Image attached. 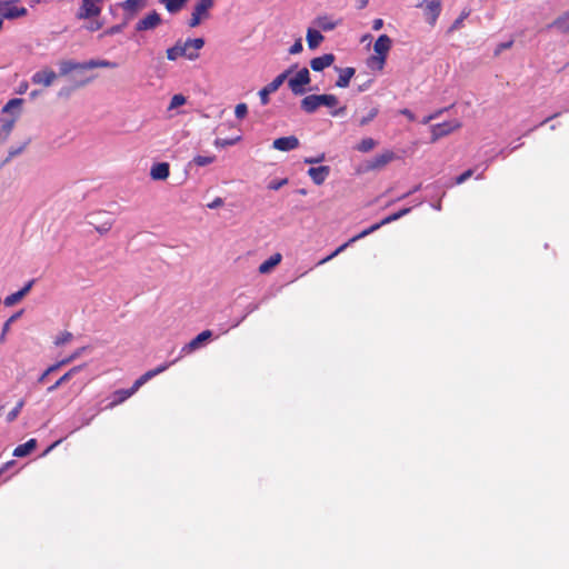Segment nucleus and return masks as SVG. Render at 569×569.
I'll list each match as a JSON object with an SVG mask.
<instances>
[{
	"mask_svg": "<svg viewBox=\"0 0 569 569\" xmlns=\"http://www.w3.org/2000/svg\"><path fill=\"white\" fill-rule=\"evenodd\" d=\"M330 172V166L326 164H319L317 167L312 166L307 170V174L316 186H321L327 180Z\"/></svg>",
	"mask_w": 569,
	"mask_h": 569,
	"instance_id": "13",
	"label": "nucleus"
},
{
	"mask_svg": "<svg viewBox=\"0 0 569 569\" xmlns=\"http://www.w3.org/2000/svg\"><path fill=\"white\" fill-rule=\"evenodd\" d=\"M24 403H26V402H24V399H20V400L17 402V405L13 407V409H11V410L8 412V415H7V417H6V420H7V422H8V423L13 422V421L18 418V416H19V413L21 412V410H22V408H23Z\"/></svg>",
	"mask_w": 569,
	"mask_h": 569,
	"instance_id": "44",
	"label": "nucleus"
},
{
	"mask_svg": "<svg viewBox=\"0 0 569 569\" xmlns=\"http://www.w3.org/2000/svg\"><path fill=\"white\" fill-rule=\"evenodd\" d=\"M319 102L320 107H327L332 110L339 104V99L332 93H321L319 94Z\"/></svg>",
	"mask_w": 569,
	"mask_h": 569,
	"instance_id": "39",
	"label": "nucleus"
},
{
	"mask_svg": "<svg viewBox=\"0 0 569 569\" xmlns=\"http://www.w3.org/2000/svg\"><path fill=\"white\" fill-rule=\"evenodd\" d=\"M73 338V335L69 331H62L59 336L56 337L54 345L56 346H62L67 342L71 341Z\"/></svg>",
	"mask_w": 569,
	"mask_h": 569,
	"instance_id": "52",
	"label": "nucleus"
},
{
	"mask_svg": "<svg viewBox=\"0 0 569 569\" xmlns=\"http://www.w3.org/2000/svg\"><path fill=\"white\" fill-rule=\"evenodd\" d=\"M19 0H0V17L2 21L16 20L28 14V10L24 7L18 6Z\"/></svg>",
	"mask_w": 569,
	"mask_h": 569,
	"instance_id": "5",
	"label": "nucleus"
},
{
	"mask_svg": "<svg viewBox=\"0 0 569 569\" xmlns=\"http://www.w3.org/2000/svg\"><path fill=\"white\" fill-rule=\"evenodd\" d=\"M303 50L302 39H297L289 48L288 52L290 54H299Z\"/></svg>",
	"mask_w": 569,
	"mask_h": 569,
	"instance_id": "57",
	"label": "nucleus"
},
{
	"mask_svg": "<svg viewBox=\"0 0 569 569\" xmlns=\"http://www.w3.org/2000/svg\"><path fill=\"white\" fill-rule=\"evenodd\" d=\"M299 139L293 134L279 137L272 141V148L283 152L292 151L299 148Z\"/></svg>",
	"mask_w": 569,
	"mask_h": 569,
	"instance_id": "11",
	"label": "nucleus"
},
{
	"mask_svg": "<svg viewBox=\"0 0 569 569\" xmlns=\"http://www.w3.org/2000/svg\"><path fill=\"white\" fill-rule=\"evenodd\" d=\"M160 3L164 4L167 11L170 13V14H176L177 13V8H178V0H158Z\"/></svg>",
	"mask_w": 569,
	"mask_h": 569,
	"instance_id": "56",
	"label": "nucleus"
},
{
	"mask_svg": "<svg viewBox=\"0 0 569 569\" xmlns=\"http://www.w3.org/2000/svg\"><path fill=\"white\" fill-rule=\"evenodd\" d=\"M387 58H388V56H383V54H379V53L372 54L367 59V66L371 70H382L387 62Z\"/></svg>",
	"mask_w": 569,
	"mask_h": 569,
	"instance_id": "36",
	"label": "nucleus"
},
{
	"mask_svg": "<svg viewBox=\"0 0 569 569\" xmlns=\"http://www.w3.org/2000/svg\"><path fill=\"white\" fill-rule=\"evenodd\" d=\"M94 78H96V76H88V77H81L79 79H71L73 81V84L62 87L58 92V97L59 98H69L76 89L87 86Z\"/></svg>",
	"mask_w": 569,
	"mask_h": 569,
	"instance_id": "18",
	"label": "nucleus"
},
{
	"mask_svg": "<svg viewBox=\"0 0 569 569\" xmlns=\"http://www.w3.org/2000/svg\"><path fill=\"white\" fill-rule=\"evenodd\" d=\"M325 160H326V153L321 152L315 157H306L303 159V163L311 164V167H312L313 164H319V163L323 162Z\"/></svg>",
	"mask_w": 569,
	"mask_h": 569,
	"instance_id": "54",
	"label": "nucleus"
},
{
	"mask_svg": "<svg viewBox=\"0 0 569 569\" xmlns=\"http://www.w3.org/2000/svg\"><path fill=\"white\" fill-rule=\"evenodd\" d=\"M24 313V309H20L12 313L2 325L1 333H0V345L4 343L7 340V333L11 329V325L16 322L18 319L22 317Z\"/></svg>",
	"mask_w": 569,
	"mask_h": 569,
	"instance_id": "33",
	"label": "nucleus"
},
{
	"mask_svg": "<svg viewBox=\"0 0 569 569\" xmlns=\"http://www.w3.org/2000/svg\"><path fill=\"white\" fill-rule=\"evenodd\" d=\"M391 223V212L387 213L380 221L372 223L371 226L367 227L359 233L351 237V241L355 243L356 241L373 233L378 229H380L382 226Z\"/></svg>",
	"mask_w": 569,
	"mask_h": 569,
	"instance_id": "19",
	"label": "nucleus"
},
{
	"mask_svg": "<svg viewBox=\"0 0 569 569\" xmlns=\"http://www.w3.org/2000/svg\"><path fill=\"white\" fill-rule=\"evenodd\" d=\"M473 174V170L472 169H468L466 170L465 172H462L460 176H458L456 178V183L457 184H461L463 183L465 181H467L470 177H472Z\"/></svg>",
	"mask_w": 569,
	"mask_h": 569,
	"instance_id": "58",
	"label": "nucleus"
},
{
	"mask_svg": "<svg viewBox=\"0 0 569 569\" xmlns=\"http://www.w3.org/2000/svg\"><path fill=\"white\" fill-rule=\"evenodd\" d=\"M283 78L278 74L271 82L262 87L258 92L260 103L262 106H267L270 101V94L276 92L283 84Z\"/></svg>",
	"mask_w": 569,
	"mask_h": 569,
	"instance_id": "12",
	"label": "nucleus"
},
{
	"mask_svg": "<svg viewBox=\"0 0 569 569\" xmlns=\"http://www.w3.org/2000/svg\"><path fill=\"white\" fill-rule=\"evenodd\" d=\"M176 361H177V359L173 360V361L163 362V363L159 365L158 367H156L154 369L146 371L143 375L140 376V378L142 379L143 383H147L153 377H156V376L162 373L163 371H166Z\"/></svg>",
	"mask_w": 569,
	"mask_h": 569,
	"instance_id": "35",
	"label": "nucleus"
},
{
	"mask_svg": "<svg viewBox=\"0 0 569 569\" xmlns=\"http://www.w3.org/2000/svg\"><path fill=\"white\" fill-rule=\"evenodd\" d=\"M90 347L89 346H83V347H80L78 349H76L71 355H69L68 357L61 359V360H58L56 361L54 363L50 365L37 379V382L38 383H43L47 378L57 372L58 370H60L62 367L71 363L72 361H74L76 359H78L79 357H81Z\"/></svg>",
	"mask_w": 569,
	"mask_h": 569,
	"instance_id": "3",
	"label": "nucleus"
},
{
	"mask_svg": "<svg viewBox=\"0 0 569 569\" xmlns=\"http://www.w3.org/2000/svg\"><path fill=\"white\" fill-rule=\"evenodd\" d=\"M347 112V107L346 106H342V107H339V108H333L332 110H330V114L332 117H342L345 116Z\"/></svg>",
	"mask_w": 569,
	"mask_h": 569,
	"instance_id": "61",
	"label": "nucleus"
},
{
	"mask_svg": "<svg viewBox=\"0 0 569 569\" xmlns=\"http://www.w3.org/2000/svg\"><path fill=\"white\" fill-rule=\"evenodd\" d=\"M378 114V109L376 108H372L367 116L362 117L360 120H359V126L360 127H365L367 126L369 122H371Z\"/></svg>",
	"mask_w": 569,
	"mask_h": 569,
	"instance_id": "55",
	"label": "nucleus"
},
{
	"mask_svg": "<svg viewBox=\"0 0 569 569\" xmlns=\"http://www.w3.org/2000/svg\"><path fill=\"white\" fill-rule=\"evenodd\" d=\"M224 204V200L220 197H216L211 202L207 204L209 209H218Z\"/></svg>",
	"mask_w": 569,
	"mask_h": 569,
	"instance_id": "60",
	"label": "nucleus"
},
{
	"mask_svg": "<svg viewBox=\"0 0 569 569\" xmlns=\"http://www.w3.org/2000/svg\"><path fill=\"white\" fill-rule=\"evenodd\" d=\"M30 142H31V139L28 138L21 146H19V147H10L9 151H8L9 159H13L14 157H17L20 153H22Z\"/></svg>",
	"mask_w": 569,
	"mask_h": 569,
	"instance_id": "48",
	"label": "nucleus"
},
{
	"mask_svg": "<svg viewBox=\"0 0 569 569\" xmlns=\"http://www.w3.org/2000/svg\"><path fill=\"white\" fill-rule=\"evenodd\" d=\"M300 108L308 114H313L320 108L319 94H308L300 101Z\"/></svg>",
	"mask_w": 569,
	"mask_h": 569,
	"instance_id": "27",
	"label": "nucleus"
},
{
	"mask_svg": "<svg viewBox=\"0 0 569 569\" xmlns=\"http://www.w3.org/2000/svg\"><path fill=\"white\" fill-rule=\"evenodd\" d=\"M462 127V123L458 119H453L450 121H445L442 123L432 124L430 127V142H436L439 139L451 134L452 132L459 130Z\"/></svg>",
	"mask_w": 569,
	"mask_h": 569,
	"instance_id": "6",
	"label": "nucleus"
},
{
	"mask_svg": "<svg viewBox=\"0 0 569 569\" xmlns=\"http://www.w3.org/2000/svg\"><path fill=\"white\" fill-rule=\"evenodd\" d=\"M267 300V297L262 298L259 302H251L244 307V312H242V316L233 319L230 323V328H237L244 319L256 310L260 308V305Z\"/></svg>",
	"mask_w": 569,
	"mask_h": 569,
	"instance_id": "34",
	"label": "nucleus"
},
{
	"mask_svg": "<svg viewBox=\"0 0 569 569\" xmlns=\"http://www.w3.org/2000/svg\"><path fill=\"white\" fill-rule=\"evenodd\" d=\"M187 103V97L182 93H176L171 97L168 110L180 108Z\"/></svg>",
	"mask_w": 569,
	"mask_h": 569,
	"instance_id": "46",
	"label": "nucleus"
},
{
	"mask_svg": "<svg viewBox=\"0 0 569 569\" xmlns=\"http://www.w3.org/2000/svg\"><path fill=\"white\" fill-rule=\"evenodd\" d=\"M106 0H81L76 12V19L90 20L98 18L102 12V4Z\"/></svg>",
	"mask_w": 569,
	"mask_h": 569,
	"instance_id": "4",
	"label": "nucleus"
},
{
	"mask_svg": "<svg viewBox=\"0 0 569 569\" xmlns=\"http://www.w3.org/2000/svg\"><path fill=\"white\" fill-rule=\"evenodd\" d=\"M281 253L276 252L259 264L258 271L261 274L270 273L281 262Z\"/></svg>",
	"mask_w": 569,
	"mask_h": 569,
	"instance_id": "29",
	"label": "nucleus"
},
{
	"mask_svg": "<svg viewBox=\"0 0 569 569\" xmlns=\"http://www.w3.org/2000/svg\"><path fill=\"white\" fill-rule=\"evenodd\" d=\"M353 242L351 241V239H348L346 242H343L342 244L338 246L333 252L336 256L340 254L341 252H343L348 247H350Z\"/></svg>",
	"mask_w": 569,
	"mask_h": 569,
	"instance_id": "62",
	"label": "nucleus"
},
{
	"mask_svg": "<svg viewBox=\"0 0 569 569\" xmlns=\"http://www.w3.org/2000/svg\"><path fill=\"white\" fill-rule=\"evenodd\" d=\"M377 146V141L372 138H363L356 147L360 152H369Z\"/></svg>",
	"mask_w": 569,
	"mask_h": 569,
	"instance_id": "43",
	"label": "nucleus"
},
{
	"mask_svg": "<svg viewBox=\"0 0 569 569\" xmlns=\"http://www.w3.org/2000/svg\"><path fill=\"white\" fill-rule=\"evenodd\" d=\"M214 6V0H196V3L192 7L191 17L188 20V26L190 28L199 27L203 20H207L210 17V10Z\"/></svg>",
	"mask_w": 569,
	"mask_h": 569,
	"instance_id": "2",
	"label": "nucleus"
},
{
	"mask_svg": "<svg viewBox=\"0 0 569 569\" xmlns=\"http://www.w3.org/2000/svg\"><path fill=\"white\" fill-rule=\"evenodd\" d=\"M242 140V136H236L232 138H217L213 142L216 147L226 148V147H232L239 143Z\"/></svg>",
	"mask_w": 569,
	"mask_h": 569,
	"instance_id": "42",
	"label": "nucleus"
},
{
	"mask_svg": "<svg viewBox=\"0 0 569 569\" xmlns=\"http://www.w3.org/2000/svg\"><path fill=\"white\" fill-rule=\"evenodd\" d=\"M336 61V56L333 53H323L322 56L315 57L310 60V68L315 72H321L325 69L331 67Z\"/></svg>",
	"mask_w": 569,
	"mask_h": 569,
	"instance_id": "15",
	"label": "nucleus"
},
{
	"mask_svg": "<svg viewBox=\"0 0 569 569\" xmlns=\"http://www.w3.org/2000/svg\"><path fill=\"white\" fill-rule=\"evenodd\" d=\"M18 120V116L14 114V117L11 118H0L1 122V130L0 132L3 133L2 140L6 141L8 137L10 136L12 129L14 128V123Z\"/></svg>",
	"mask_w": 569,
	"mask_h": 569,
	"instance_id": "37",
	"label": "nucleus"
},
{
	"mask_svg": "<svg viewBox=\"0 0 569 569\" xmlns=\"http://www.w3.org/2000/svg\"><path fill=\"white\" fill-rule=\"evenodd\" d=\"M37 279H30L27 281L18 291L10 293L3 300V303L6 307H12L17 303H19L33 288L36 284Z\"/></svg>",
	"mask_w": 569,
	"mask_h": 569,
	"instance_id": "10",
	"label": "nucleus"
},
{
	"mask_svg": "<svg viewBox=\"0 0 569 569\" xmlns=\"http://www.w3.org/2000/svg\"><path fill=\"white\" fill-rule=\"evenodd\" d=\"M133 393L131 388L118 389L113 392V400L111 406L119 405L130 398Z\"/></svg>",
	"mask_w": 569,
	"mask_h": 569,
	"instance_id": "40",
	"label": "nucleus"
},
{
	"mask_svg": "<svg viewBox=\"0 0 569 569\" xmlns=\"http://www.w3.org/2000/svg\"><path fill=\"white\" fill-rule=\"evenodd\" d=\"M167 59L170 61H176L178 58L183 57L190 61H193L199 58V53L196 51H189L186 42H182L179 39L172 47L166 50Z\"/></svg>",
	"mask_w": 569,
	"mask_h": 569,
	"instance_id": "8",
	"label": "nucleus"
},
{
	"mask_svg": "<svg viewBox=\"0 0 569 569\" xmlns=\"http://www.w3.org/2000/svg\"><path fill=\"white\" fill-rule=\"evenodd\" d=\"M214 338V332L210 329L202 330L196 337H193L188 343H186L181 352L190 353L193 352L207 343H209Z\"/></svg>",
	"mask_w": 569,
	"mask_h": 569,
	"instance_id": "9",
	"label": "nucleus"
},
{
	"mask_svg": "<svg viewBox=\"0 0 569 569\" xmlns=\"http://www.w3.org/2000/svg\"><path fill=\"white\" fill-rule=\"evenodd\" d=\"M441 12V2L439 0H431L427 2L425 8L426 20L430 26H433Z\"/></svg>",
	"mask_w": 569,
	"mask_h": 569,
	"instance_id": "26",
	"label": "nucleus"
},
{
	"mask_svg": "<svg viewBox=\"0 0 569 569\" xmlns=\"http://www.w3.org/2000/svg\"><path fill=\"white\" fill-rule=\"evenodd\" d=\"M123 10V18L120 22L121 24H124V28L128 26V23L138 14V12L127 8V7H120Z\"/></svg>",
	"mask_w": 569,
	"mask_h": 569,
	"instance_id": "53",
	"label": "nucleus"
},
{
	"mask_svg": "<svg viewBox=\"0 0 569 569\" xmlns=\"http://www.w3.org/2000/svg\"><path fill=\"white\" fill-rule=\"evenodd\" d=\"M389 162H391V150H386L383 153L377 154L372 159L367 160L363 163V170H376L378 168L383 167L385 164H388Z\"/></svg>",
	"mask_w": 569,
	"mask_h": 569,
	"instance_id": "17",
	"label": "nucleus"
},
{
	"mask_svg": "<svg viewBox=\"0 0 569 569\" xmlns=\"http://www.w3.org/2000/svg\"><path fill=\"white\" fill-rule=\"evenodd\" d=\"M163 20L157 10H151L134 24L136 32L151 31L162 24Z\"/></svg>",
	"mask_w": 569,
	"mask_h": 569,
	"instance_id": "7",
	"label": "nucleus"
},
{
	"mask_svg": "<svg viewBox=\"0 0 569 569\" xmlns=\"http://www.w3.org/2000/svg\"><path fill=\"white\" fill-rule=\"evenodd\" d=\"M390 49H391V38L386 33L380 34L373 44L375 52L379 53V54L388 56Z\"/></svg>",
	"mask_w": 569,
	"mask_h": 569,
	"instance_id": "31",
	"label": "nucleus"
},
{
	"mask_svg": "<svg viewBox=\"0 0 569 569\" xmlns=\"http://www.w3.org/2000/svg\"><path fill=\"white\" fill-rule=\"evenodd\" d=\"M62 442V439H58L53 441L51 445L47 447V449L40 455V457H46L49 452H51L56 447H58Z\"/></svg>",
	"mask_w": 569,
	"mask_h": 569,
	"instance_id": "63",
	"label": "nucleus"
},
{
	"mask_svg": "<svg viewBox=\"0 0 569 569\" xmlns=\"http://www.w3.org/2000/svg\"><path fill=\"white\" fill-rule=\"evenodd\" d=\"M124 29V24H121V23H118V24H113L109 28H107L100 36L99 38H103L106 36H114V34H118L120 32H122Z\"/></svg>",
	"mask_w": 569,
	"mask_h": 569,
	"instance_id": "50",
	"label": "nucleus"
},
{
	"mask_svg": "<svg viewBox=\"0 0 569 569\" xmlns=\"http://www.w3.org/2000/svg\"><path fill=\"white\" fill-rule=\"evenodd\" d=\"M288 88L293 96L300 97L309 91H319V87H311V74L308 68L303 67L293 76L287 79Z\"/></svg>",
	"mask_w": 569,
	"mask_h": 569,
	"instance_id": "1",
	"label": "nucleus"
},
{
	"mask_svg": "<svg viewBox=\"0 0 569 569\" xmlns=\"http://www.w3.org/2000/svg\"><path fill=\"white\" fill-rule=\"evenodd\" d=\"M59 76H68L74 72L71 76V79H79V62L74 60H61L59 63Z\"/></svg>",
	"mask_w": 569,
	"mask_h": 569,
	"instance_id": "25",
	"label": "nucleus"
},
{
	"mask_svg": "<svg viewBox=\"0 0 569 569\" xmlns=\"http://www.w3.org/2000/svg\"><path fill=\"white\" fill-rule=\"evenodd\" d=\"M512 44H513L512 40L499 43L497 47V50H496V54H499V52H501L502 50L510 49L512 47Z\"/></svg>",
	"mask_w": 569,
	"mask_h": 569,
	"instance_id": "64",
	"label": "nucleus"
},
{
	"mask_svg": "<svg viewBox=\"0 0 569 569\" xmlns=\"http://www.w3.org/2000/svg\"><path fill=\"white\" fill-rule=\"evenodd\" d=\"M248 114V106L244 102H240L234 108V117L239 120H242Z\"/></svg>",
	"mask_w": 569,
	"mask_h": 569,
	"instance_id": "51",
	"label": "nucleus"
},
{
	"mask_svg": "<svg viewBox=\"0 0 569 569\" xmlns=\"http://www.w3.org/2000/svg\"><path fill=\"white\" fill-rule=\"evenodd\" d=\"M148 4V0H124L119 2L120 7H127L139 13L140 10L146 8Z\"/></svg>",
	"mask_w": 569,
	"mask_h": 569,
	"instance_id": "41",
	"label": "nucleus"
},
{
	"mask_svg": "<svg viewBox=\"0 0 569 569\" xmlns=\"http://www.w3.org/2000/svg\"><path fill=\"white\" fill-rule=\"evenodd\" d=\"M23 102L24 99L22 98L9 99L1 108V114H11V117H14V114H17L19 118L22 111Z\"/></svg>",
	"mask_w": 569,
	"mask_h": 569,
	"instance_id": "24",
	"label": "nucleus"
},
{
	"mask_svg": "<svg viewBox=\"0 0 569 569\" xmlns=\"http://www.w3.org/2000/svg\"><path fill=\"white\" fill-rule=\"evenodd\" d=\"M170 174V164L166 161L154 162L149 176L153 181H164Z\"/></svg>",
	"mask_w": 569,
	"mask_h": 569,
	"instance_id": "16",
	"label": "nucleus"
},
{
	"mask_svg": "<svg viewBox=\"0 0 569 569\" xmlns=\"http://www.w3.org/2000/svg\"><path fill=\"white\" fill-rule=\"evenodd\" d=\"M117 67H118V63L113 62V61H110V60H106V59H90L88 61L79 62V73H80V78H81V77H84L82 73L86 70H91V69H96V68H110V69H113V68H117Z\"/></svg>",
	"mask_w": 569,
	"mask_h": 569,
	"instance_id": "14",
	"label": "nucleus"
},
{
	"mask_svg": "<svg viewBox=\"0 0 569 569\" xmlns=\"http://www.w3.org/2000/svg\"><path fill=\"white\" fill-rule=\"evenodd\" d=\"M56 78H57V73L53 70H51L49 68H43L33 73V76L31 77V81L33 83L43 84L44 87H49L52 84V82L54 81Z\"/></svg>",
	"mask_w": 569,
	"mask_h": 569,
	"instance_id": "20",
	"label": "nucleus"
},
{
	"mask_svg": "<svg viewBox=\"0 0 569 569\" xmlns=\"http://www.w3.org/2000/svg\"><path fill=\"white\" fill-rule=\"evenodd\" d=\"M297 68H298V63H293V64L289 66L284 71L279 73V76L282 77L283 80L286 81L288 78L291 77V74L297 70Z\"/></svg>",
	"mask_w": 569,
	"mask_h": 569,
	"instance_id": "59",
	"label": "nucleus"
},
{
	"mask_svg": "<svg viewBox=\"0 0 569 569\" xmlns=\"http://www.w3.org/2000/svg\"><path fill=\"white\" fill-rule=\"evenodd\" d=\"M306 40L310 50H316L325 40V36L319 29L309 27L306 33Z\"/></svg>",
	"mask_w": 569,
	"mask_h": 569,
	"instance_id": "28",
	"label": "nucleus"
},
{
	"mask_svg": "<svg viewBox=\"0 0 569 569\" xmlns=\"http://www.w3.org/2000/svg\"><path fill=\"white\" fill-rule=\"evenodd\" d=\"M38 447V440L36 438H31L23 443L18 445L13 450V457L16 458H26L30 456Z\"/></svg>",
	"mask_w": 569,
	"mask_h": 569,
	"instance_id": "23",
	"label": "nucleus"
},
{
	"mask_svg": "<svg viewBox=\"0 0 569 569\" xmlns=\"http://www.w3.org/2000/svg\"><path fill=\"white\" fill-rule=\"evenodd\" d=\"M549 27L556 28L563 33L569 32V11L555 19Z\"/></svg>",
	"mask_w": 569,
	"mask_h": 569,
	"instance_id": "38",
	"label": "nucleus"
},
{
	"mask_svg": "<svg viewBox=\"0 0 569 569\" xmlns=\"http://www.w3.org/2000/svg\"><path fill=\"white\" fill-rule=\"evenodd\" d=\"M104 24L103 20H99L97 18L90 19L87 24L83 26V28L90 32H96L100 30Z\"/></svg>",
	"mask_w": 569,
	"mask_h": 569,
	"instance_id": "49",
	"label": "nucleus"
},
{
	"mask_svg": "<svg viewBox=\"0 0 569 569\" xmlns=\"http://www.w3.org/2000/svg\"><path fill=\"white\" fill-rule=\"evenodd\" d=\"M289 182V179L288 178H276V179H272L267 188L269 190H273V191H278L280 190L283 186L288 184Z\"/></svg>",
	"mask_w": 569,
	"mask_h": 569,
	"instance_id": "47",
	"label": "nucleus"
},
{
	"mask_svg": "<svg viewBox=\"0 0 569 569\" xmlns=\"http://www.w3.org/2000/svg\"><path fill=\"white\" fill-rule=\"evenodd\" d=\"M86 367V363L74 366L71 369H69L66 373H63L53 385L48 387L47 392H53L62 385L70 381L77 373H79L83 368Z\"/></svg>",
	"mask_w": 569,
	"mask_h": 569,
	"instance_id": "22",
	"label": "nucleus"
},
{
	"mask_svg": "<svg viewBox=\"0 0 569 569\" xmlns=\"http://www.w3.org/2000/svg\"><path fill=\"white\" fill-rule=\"evenodd\" d=\"M187 48H192V51L198 52L200 49H202L206 44V40L203 37L198 38H188L186 41Z\"/></svg>",
	"mask_w": 569,
	"mask_h": 569,
	"instance_id": "45",
	"label": "nucleus"
},
{
	"mask_svg": "<svg viewBox=\"0 0 569 569\" xmlns=\"http://www.w3.org/2000/svg\"><path fill=\"white\" fill-rule=\"evenodd\" d=\"M216 161V156H201L197 154L191 161H189L184 168L186 174L194 167H204Z\"/></svg>",
	"mask_w": 569,
	"mask_h": 569,
	"instance_id": "32",
	"label": "nucleus"
},
{
	"mask_svg": "<svg viewBox=\"0 0 569 569\" xmlns=\"http://www.w3.org/2000/svg\"><path fill=\"white\" fill-rule=\"evenodd\" d=\"M341 22V19L337 20V21H331L329 16L327 14H322V16H318L315 20H313V24L317 26L319 28L320 31H325V32H329V31H332L333 29L337 28V26Z\"/></svg>",
	"mask_w": 569,
	"mask_h": 569,
	"instance_id": "30",
	"label": "nucleus"
},
{
	"mask_svg": "<svg viewBox=\"0 0 569 569\" xmlns=\"http://www.w3.org/2000/svg\"><path fill=\"white\" fill-rule=\"evenodd\" d=\"M335 71L339 73V77L336 81V87L338 88H348L351 79L356 74V69L352 67L340 68L335 66Z\"/></svg>",
	"mask_w": 569,
	"mask_h": 569,
	"instance_id": "21",
	"label": "nucleus"
}]
</instances>
